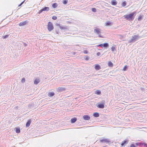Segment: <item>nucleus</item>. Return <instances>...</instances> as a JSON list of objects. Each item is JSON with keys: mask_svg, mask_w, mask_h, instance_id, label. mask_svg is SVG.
I'll return each instance as SVG.
<instances>
[{"mask_svg": "<svg viewBox=\"0 0 147 147\" xmlns=\"http://www.w3.org/2000/svg\"><path fill=\"white\" fill-rule=\"evenodd\" d=\"M141 89L142 90H144V88H141Z\"/></svg>", "mask_w": 147, "mask_h": 147, "instance_id": "nucleus-45", "label": "nucleus"}, {"mask_svg": "<svg viewBox=\"0 0 147 147\" xmlns=\"http://www.w3.org/2000/svg\"><path fill=\"white\" fill-rule=\"evenodd\" d=\"M34 104L33 103L29 104L28 105V107L31 109L32 107L34 106Z\"/></svg>", "mask_w": 147, "mask_h": 147, "instance_id": "nucleus-29", "label": "nucleus"}, {"mask_svg": "<svg viewBox=\"0 0 147 147\" xmlns=\"http://www.w3.org/2000/svg\"><path fill=\"white\" fill-rule=\"evenodd\" d=\"M141 38V36H139L138 35H134L132 36V38L129 40L128 42L129 43L134 42Z\"/></svg>", "mask_w": 147, "mask_h": 147, "instance_id": "nucleus-2", "label": "nucleus"}, {"mask_svg": "<svg viewBox=\"0 0 147 147\" xmlns=\"http://www.w3.org/2000/svg\"><path fill=\"white\" fill-rule=\"evenodd\" d=\"M57 17L56 16H53L52 17V19L53 20H56L57 19Z\"/></svg>", "mask_w": 147, "mask_h": 147, "instance_id": "nucleus-37", "label": "nucleus"}, {"mask_svg": "<svg viewBox=\"0 0 147 147\" xmlns=\"http://www.w3.org/2000/svg\"><path fill=\"white\" fill-rule=\"evenodd\" d=\"M128 142V141L127 140H125L122 142L121 145L122 146H125L127 144Z\"/></svg>", "mask_w": 147, "mask_h": 147, "instance_id": "nucleus-14", "label": "nucleus"}, {"mask_svg": "<svg viewBox=\"0 0 147 147\" xmlns=\"http://www.w3.org/2000/svg\"><path fill=\"white\" fill-rule=\"evenodd\" d=\"M99 113L97 112H95L93 114V116L95 117H98L99 116Z\"/></svg>", "mask_w": 147, "mask_h": 147, "instance_id": "nucleus-24", "label": "nucleus"}, {"mask_svg": "<svg viewBox=\"0 0 147 147\" xmlns=\"http://www.w3.org/2000/svg\"><path fill=\"white\" fill-rule=\"evenodd\" d=\"M127 3L126 1H124L122 2L121 5L123 7H125Z\"/></svg>", "mask_w": 147, "mask_h": 147, "instance_id": "nucleus-27", "label": "nucleus"}, {"mask_svg": "<svg viewBox=\"0 0 147 147\" xmlns=\"http://www.w3.org/2000/svg\"><path fill=\"white\" fill-rule=\"evenodd\" d=\"M102 44H101L97 45L96 46V47H101L102 48Z\"/></svg>", "mask_w": 147, "mask_h": 147, "instance_id": "nucleus-39", "label": "nucleus"}, {"mask_svg": "<svg viewBox=\"0 0 147 147\" xmlns=\"http://www.w3.org/2000/svg\"><path fill=\"white\" fill-rule=\"evenodd\" d=\"M66 89L65 88L63 87H59L57 89V91L59 92H62L65 91Z\"/></svg>", "mask_w": 147, "mask_h": 147, "instance_id": "nucleus-9", "label": "nucleus"}, {"mask_svg": "<svg viewBox=\"0 0 147 147\" xmlns=\"http://www.w3.org/2000/svg\"><path fill=\"white\" fill-rule=\"evenodd\" d=\"M100 29L98 28H96L94 30V32L95 33L98 35V37L99 38H103V36L101 35V32L100 31Z\"/></svg>", "mask_w": 147, "mask_h": 147, "instance_id": "nucleus-3", "label": "nucleus"}, {"mask_svg": "<svg viewBox=\"0 0 147 147\" xmlns=\"http://www.w3.org/2000/svg\"><path fill=\"white\" fill-rule=\"evenodd\" d=\"M40 80L38 78H36L34 80V84H37L40 82Z\"/></svg>", "mask_w": 147, "mask_h": 147, "instance_id": "nucleus-18", "label": "nucleus"}, {"mask_svg": "<svg viewBox=\"0 0 147 147\" xmlns=\"http://www.w3.org/2000/svg\"><path fill=\"white\" fill-rule=\"evenodd\" d=\"M31 123V119H30L26 123V127H29Z\"/></svg>", "mask_w": 147, "mask_h": 147, "instance_id": "nucleus-19", "label": "nucleus"}, {"mask_svg": "<svg viewBox=\"0 0 147 147\" xmlns=\"http://www.w3.org/2000/svg\"><path fill=\"white\" fill-rule=\"evenodd\" d=\"M94 68L96 70H98L101 69V66L98 64H96L94 65Z\"/></svg>", "mask_w": 147, "mask_h": 147, "instance_id": "nucleus-12", "label": "nucleus"}, {"mask_svg": "<svg viewBox=\"0 0 147 147\" xmlns=\"http://www.w3.org/2000/svg\"><path fill=\"white\" fill-rule=\"evenodd\" d=\"M58 6L57 4V3H54L52 4V7L53 8H56Z\"/></svg>", "mask_w": 147, "mask_h": 147, "instance_id": "nucleus-23", "label": "nucleus"}, {"mask_svg": "<svg viewBox=\"0 0 147 147\" xmlns=\"http://www.w3.org/2000/svg\"><path fill=\"white\" fill-rule=\"evenodd\" d=\"M136 12L134 11L132 13H130L128 14H126L123 16L125 19L129 21H132L135 18V16L136 15Z\"/></svg>", "mask_w": 147, "mask_h": 147, "instance_id": "nucleus-1", "label": "nucleus"}, {"mask_svg": "<svg viewBox=\"0 0 147 147\" xmlns=\"http://www.w3.org/2000/svg\"><path fill=\"white\" fill-rule=\"evenodd\" d=\"M68 0H63V3L64 4H66L68 2Z\"/></svg>", "mask_w": 147, "mask_h": 147, "instance_id": "nucleus-34", "label": "nucleus"}, {"mask_svg": "<svg viewBox=\"0 0 147 147\" xmlns=\"http://www.w3.org/2000/svg\"><path fill=\"white\" fill-rule=\"evenodd\" d=\"M95 93L97 95H100L101 93V92L100 90H96L95 92Z\"/></svg>", "mask_w": 147, "mask_h": 147, "instance_id": "nucleus-25", "label": "nucleus"}, {"mask_svg": "<svg viewBox=\"0 0 147 147\" xmlns=\"http://www.w3.org/2000/svg\"><path fill=\"white\" fill-rule=\"evenodd\" d=\"M77 120L76 118H72L71 120V122L72 123H74Z\"/></svg>", "mask_w": 147, "mask_h": 147, "instance_id": "nucleus-22", "label": "nucleus"}, {"mask_svg": "<svg viewBox=\"0 0 147 147\" xmlns=\"http://www.w3.org/2000/svg\"><path fill=\"white\" fill-rule=\"evenodd\" d=\"M100 141L103 143L110 142L109 139H103L100 140Z\"/></svg>", "mask_w": 147, "mask_h": 147, "instance_id": "nucleus-11", "label": "nucleus"}, {"mask_svg": "<svg viewBox=\"0 0 147 147\" xmlns=\"http://www.w3.org/2000/svg\"><path fill=\"white\" fill-rule=\"evenodd\" d=\"M55 94V93L53 92H49L48 94V96L50 97H52Z\"/></svg>", "mask_w": 147, "mask_h": 147, "instance_id": "nucleus-15", "label": "nucleus"}, {"mask_svg": "<svg viewBox=\"0 0 147 147\" xmlns=\"http://www.w3.org/2000/svg\"><path fill=\"white\" fill-rule=\"evenodd\" d=\"M117 3V1L116 0H113L111 1V4L112 5H115Z\"/></svg>", "mask_w": 147, "mask_h": 147, "instance_id": "nucleus-17", "label": "nucleus"}, {"mask_svg": "<svg viewBox=\"0 0 147 147\" xmlns=\"http://www.w3.org/2000/svg\"><path fill=\"white\" fill-rule=\"evenodd\" d=\"M136 145L138 146V143H136Z\"/></svg>", "mask_w": 147, "mask_h": 147, "instance_id": "nucleus-47", "label": "nucleus"}, {"mask_svg": "<svg viewBox=\"0 0 147 147\" xmlns=\"http://www.w3.org/2000/svg\"><path fill=\"white\" fill-rule=\"evenodd\" d=\"M105 101L102 100L100 102H98L96 104V106L98 108L103 109L104 108Z\"/></svg>", "mask_w": 147, "mask_h": 147, "instance_id": "nucleus-4", "label": "nucleus"}, {"mask_svg": "<svg viewBox=\"0 0 147 147\" xmlns=\"http://www.w3.org/2000/svg\"><path fill=\"white\" fill-rule=\"evenodd\" d=\"M102 48L104 47L105 49H107L109 47V45L108 43L106 42L102 43Z\"/></svg>", "mask_w": 147, "mask_h": 147, "instance_id": "nucleus-10", "label": "nucleus"}, {"mask_svg": "<svg viewBox=\"0 0 147 147\" xmlns=\"http://www.w3.org/2000/svg\"><path fill=\"white\" fill-rule=\"evenodd\" d=\"M83 118L84 120H89L90 119V117L87 115H84Z\"/></svg>", "mask_w": 147, "mask_h": 147, "instance_id": "nucleus-13", "label": "nucleus"}, {"mask_svg": "<svg viewBox=\"0 0 147 147\" xmlns=\"http://www.w3.org/2000/svg\"><path fill=\"white\" fill-rule=\"evenodd\" d=\"M25 0H24L21 3H20L18 7H20L24 3V1H25Z\"/></svg>", "mask_w": 147, "mask_h": 147, "instance_id": "nucleus-36", "label": "nucleus"}, {"mask_svg": "<svg viewBox=\"0 0 147 147\" xmlns=\"http://www.w3.org/2000/svg\"><path fill=\"white\" fill-rule=\"evenodd\" d=\"M28 21L27 20L25 21L24 22H21L19 24V25L20 26H23L25 25H26L28 23Z\"/></svg>", "mask_w": 147, "mask_h": 147, "instance_id": "nucleus-8", "label": "nucleus"}, {"mask_svg": "<svg viewBox=\"0 0 147 147\" xmlns=\"http://www.w3.org/2000/svg\"><path fill=\"white\" fill-rule=\"evenodd\" d=\"M21 82L22 83H24L25 82V79L24 78H23L22 79Z\"/></svg>", "mask_w": 147, "mask_h": 147, "instance_id": "nucleus-40", "label": "nucleus"}, {"mask_svg": "<svg viewBox=\"0 0 147 147\" xmlns=\"http://www.w3.org/2000/svg\"><path fill=\"white\" fill-rule=\"evenodd\" d=\"M130 147H135V146L134 144H132L131 145Z\"/></svg>", "mask_w": 147, "mask_h": 147, "instance_id": "nucleus-42", "label": "nucleus"}, {"mask_svg": "<svg viewBox=\"0 0 147 147\" xmlns=\"http://www.w3.org/2000/svg\"><path fill=\"white\" fill-rule=\"evenodd\" d=\"M96 55L98 56H99L100 55V52H98L96 53Z\"/></svg>", "mask_w": 147, "mask_h": 147, "instance_id": "nucleus-41", "label": "nucleus"}, {"mask_svg": "<svg viewBox=\"0 0 147 147\" xmlns=\"http://www.w3.org/2000/svg\"><path fill=\"white\" fill-rule=\"evenodd\" d=\"M127 68H128V66L127 65H125L123 69V71H126L127 70Z\"/></svg>", "mask_w": 147, "mask_h": 147, "instance_id": "nucleus-28", "label": "nucleus"}, {"mask_svg": "<svg viewBox=\"0 0 147 147\" xmlns=\"http://www.w3.org/2000/svg\"><path fill=\"white\" fill-rule=\"evenodd\" d=\"M111 51L113 52H114L116 51V49L115 47H114L112 46L111 48Z\"/></svg>", "mask_w": 147, "mask_h": 147, "instance_id": "nucleus-31", "label": "nucleus"}, {"mask_svg": "<svg viewBox=\"0 0 147 147\" xmlns=\"http://www.w3.org/2000/svg\"><path fill=\"white\" fill-rule=\"evenodd\" d=\"M92 11L94 12H96V9L95 8H92L91 9Z\"/></svg>", "mask_w": 147, "mask_h": 147, "instance_id": "nucleus-35", "label": "nucleus"}, {"mask_svg": "<svg viewBox=\"0 0 147 147\" xmlns=\"http://www.w3.org/2000/svg\"><path fill=\"white\" fill-rule=\"evenodd\" d=\"M84 58L86 60L88 61L90 57L86 55L85 56Z\"/></svg>", "mask_w": 147, "mask_h": 147, "instance_id": "nucleus-33", "label": "nucleus"}, {"mask_svg": "<svg viewBox=\"0 0 147 147\" xmlns=\"http://www.w3.org/2000/svg\"><path fill=\"white\" fill-rule=\"evenodd\" d=\"M113 24V23L109 21H107L105 23L106 26H111Z\"/></svg>", "mask_w": 147, "mask_h": 147, "instance_id": "nucleus-16", "label": "nucleus"}, {"mask_svg": "<svg viewBox=\"0 0 147 147\" xmlns=\"http://www.w3.org/2000/svg\"><path fill=\"white\" fill-rule=\"evenodd\" d=\"M23 45L25 47H26L27 46V44L24 42H23Z\"/></svg>", "mask_w": 147, "mask_h": 147, "instance_id": "nucleus-43", "label": "nucleus"}, {"mask_svg": "<svg viewBox=\"0 0 147 147\" xmlns=\"http://www.w3.org/2000/svg\"><path fill=\"white\" fill-rule=\"evenodd\" d=\"M59 29L58 28H55V32L56 34H59Z\"/></svg>", "mask_w": 147, "mask_h": 147, "instance_id": "nucleus-30", "label": "nucleus"}, {"mask_svg": "<svg viewBox=\"0 0 147 147\" xmlns=\"http://www.w3.org/2000/svg\"><path fill=\"white\" fill-rule=\"evenodd\" d=\"M83 53L84 54H87L88 53V51L87 50H85L84 51Z\"/></svg>", "mask_w": 147, "mask_h": 147, "instance_id": "nucleus-38", "label": "nucleus"}, {"mask_svg": "<svg viewBox=\"0 0 147 147\" xmlns=\"http://www.w3.org/2000/svg\"><path fill=\"white\" fill-rule=\"evenodd\" d=\"M9 36V35H6L5 36H2V38L3 39H5L7 38Z\"/></svg>", "mask_w": 147, "mask_h": 147, "instance_id": "nucleus-32", "label": "nucleus"}, {"mask_svg": "<svg viewBox=\"0 0 147 147\" xmlns=\"http://www.w3.org/2000/svg\"><path fill=\"white\" fill-rule=\"evenodd\" d=\"M47 29L49 31H51L54 29L53 24L50 22H48L47 25Z\"/></svg>", "mask_w": 147, "mask_h": 147, "instance_id": "nucleus-5", "label": "nucleus"}, {"mask_svg": "<svg viewBox=\"0 0 147 147\" xmlns=\"http://www.w3.org/2000/svg\"><path fill=\"white\" fill-rule=\"evenodd\" d=\"M143 15H140L138 18V21H140L142 20L143 18Z\"/></svg>", "mask_w": 147, "mask_h": 147, "instance_id": "nucleus-20", "label": "nucleus"}, {"mask_svg": "<svg viewBox=\"0 0 147 147\" xmlns=\"http://www.w3.org/2000/svg\"><path fill=\"white\" fill-rule=\"evenodd\" d=\"M98 76H101L102 75V74H99L98 75Z\"/></svg>", "mask_w": 147, "mask_h": 147, "instance_id": "nucleus-46", "label": "nucleus"}, {"mask_svg": "<svg viewBox=\"0 0 147 147\" xmlns=\"http://www.w3.org/2000/svg\"><path fill=\"white\" fill-rule=\"evenodd\" d=\"M49 7H45L43 8H42L40 10L38 13L40 14L43 11H49Z\"/></svg>", "mask_w": 147, "mask_h": 147, "instance_id": "nucleus-6", "label": "nucleus"}, {"mask_svg": "<svg viewBox=\"0 0 147 147\" xmlns=\"http://www.w3.org/2000/svg\"><path fill=\"white\" fill-rule=\"evenodd\" d=\"M15 131L16 133H19L20 132V129L18 128H15Z\"/></svg>", "mask_w": 147, "mask_h": 147, "instance_id": "nucleus-26", "label": "nucleus"}, {"mask_svg": "<svg viewBox=\"0 0 147 147\" xmlns=\"http://www.w3.org/2000/svg\"><path fill=\"white\" fill-rule=\"evenodd\" d=\"M56 26H59V28H60L62 30H67V26H60V25L59 24L56 23Z\"/></svg>", "mask_w": 147, "mask_h": 147, "instance_id": "nucleus-7", "label": "nucleus"}, {"mask_svg": "<svg viewBox=\"0 0 147 147\" xmlns=\"http://www.w3.org/2000/svg\"><path fill=\"white\" fill-rule=\"evenodd\" d=\"M108 66L112 67L113 66V63L111 61H109L108 62Z\"/></svg>", "mask_w": 147, "mask_h": 147, "instance_id": "nucleus-21", "label": "nucleus"}, {"mask_svg": "<svg viewBox=\"0 0 147 147\" xmlns=\"http://www.w3.org/2000/svg\"><path fill=\"white\" fill-rule=\"evenodd\" d=\"M15 109L17 110V109H18V106H16V107H15Z\"/></svg>", "mask_w": 147, "mask_h": 147, "instance_id": "nucleus-44", "label": "nucleus"}]
</instances>
